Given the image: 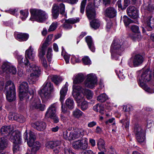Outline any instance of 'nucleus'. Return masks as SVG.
I'll return each instance as SVG.
<instances>
[{"label":"nucleus","instance_id":"a18cd8bd","mask_svg":"<svg viewBox=\"0 0 154 154\" xmlns=\"http://www.w3.org/2000/svg\"><path fill=\"white\" fill-rule=\"evenodd\" d=\"M107 99V97L106 95L103 94L97 97V100L100 102L103 103L106 101Z\"/></svg>","mask_w":154,"mask_h":154},{"label":"nucleus","instance_id":"9b49d317","mask_svg":"<svg viewBox=\"0 0 154 154\" xmlns=\"http://www.w3.org/2000/svg\"><path fill=\"white\" fill-rule=\"evenodd\" d=\"M0 71H2L3 73L8 74H15L17 73L16 69L7 63H5L3 64Z\"/></svg>","mask_w":154,"mask_h":154},{"label":"nucleus","instance_id":"412c9836","mask_svg":"<svg viewBox=\"0 0 154 154\" xmlns=\"http://www.w3.org/2000/svg\"><path fill=\"white\" fill-rule=\"evenodd\" d=\"M25 56L28 57L29 59L32 61L35 60V54L34 51V49L31 46L29 47V48L25 51Z\"/></svg>","mask_w":154,"mask_h":154},{"label":"nucleus","instance_id":"e2e57ef3","mask_svg":"<svg viewBox=\"0 0 154 154\" xmlns=\"http://www.w3.org/2000/svg\"><path fill=\"white\" fill-rule=\"evenodd\" d=\"M59 8L60 9V13L62 15H65V6L62 3L60 5Z\"/></svg>","mask_w":154,"mask_h":154},{"label":"nucleus","instance_id":"c03bdc74","mask_svg":"<svg viewBox=\"0 0 154 154\" xmlns=\"http://www.w3.org/2000/svg\"><path fill=\"white\" fill-rule=\"evenodd\" d=\"M130 36L131 38L134 41H139L141 38V36L140 33H136L131 35Z\"/></svg>","mask_w":154,"mask_h":154},{"label":"nucleus","instance_id":"6e6d98bb","mask_svg":"<svg viewBox=\"0 0 154 154\" xmlns=\"http://www.w3.org/2000/svg\"><path fill=\"white\" fill-rule=\"evenodd\" d=\"M86 0H83L81 2L80 7V12L83 14L85 11Z\"/></svg>","mask_w":154,"mask_h":154},{"label":"nucleus","instance_id":"8fccbe9b","mask_svg":"<svg viewBox=\"0 0 154 154\" xmlns=\"http://www.w3.org/2000/svg\"><path fill=\"white\" fill-rule=\"evenodd\" d=\"M80 140H78L73 142L72 146L73 148L77 150H79Z\"/></svg>","mask_w":154,"mask_h":154},{"label":"nucleus","instance_id":"ea45409f","mask_svg":"<svg viewBox=\"0 0 154 154\" xmlns=\"http://www.w3.org/2000/svg\"><path fill=\"white\" fill-rule=\"evenodd\" d=\"M90 23L91 26L94 29L98 28L100 26V22L97 19L93 20Z\"/></svg>","mask_w":154,"mask_h":154},{"label":"nucleus","instance_id":"393cba45","mask_svg":"<svg viewBox=\"0 0 154 154\" xmlns=\"http://www.w3.org/2000/svg\"><path fill=\"white\" fill-rule=\"evenodd\" d=\"M116 11L112 7L107 8L105 11L106 16L110 18H113L115 17L116 15Z\"/></svg>","mask_w":154,"mask_h":154},{"label":"nucleus","instance_id":"37998d69","mask_svg":"<svg viewBox=\"0 0 154 154\" xmlns=\"http://www.w3.org/2000/svg\"><path fill=\"white\" fill-rule=\"evenodd\" d=\"M83 114V112L78 109H75L72 112V115L73 116L78 118L81 117L82 115Z\"/></svg>","mask_w":154,"mask_h":154},{"label":"nucleus","instance_id":"49530a36","mask_svg":"<svg viewBox=\"0 0 154 154\" xmlns=\"http://www.w3.org/2000/svg\"><path fill=\"white\" fill-rule=\"evenodd\" d=\"M136 138L138 142L140 143L144 141L145 140V136L144 133L136 136Z\"/></svg>","mask_w":154,"mask_h":154},{"label":"nucleus","instance_id":"7ed1b4c3","mask_svg":"<svg viewBox=\"0 0 154 154\" xmlns=\"http://www.w3.org/2000/svg\"><path fill=\"white\" fill-rule=\"evenodd\" d=\"M151 79V72L148 69L144 71L141 75L139 76V80L140 82V87L148 93L152 94L154 93V90L148 87L147 85L143 83V82L149 81Z\"/></svg>","mask_w":154,"mask_h":154},{"label":"nucleus","instance_id":"79ce46f5","mask_svg":"<svg viewBox=\"0 0 154 154\" xmlns=\"http://www.w3.org/2000/svg\"><path fill=\"white\" fill-rule=\"evenodd\" d=\"M83 92L88 99H91L92 98L93 93L91 91L88 89H84Z\"/></svg>","mask_w":154,"mask_h":154},{"label":"nucleus","instance_id":"09e8293b","mask_svg":"<svg viewBox=\"0 0 154 154\" xmlns=\"http://www.w3.org/2000/svg\"><path fill=\"white\" fill-rule=\"evenodd\" d=\"M21 17L22 20H24L28 16V11L27 10H22L20 11Z\"/></svg>","mask_w":154,"mask_h":154},{"label":"nucleus","instance_id":"e433bc0d","mask_svg":"<svg viewBox=\"0 0 154 154\" xmlns=\"http://www.w3.org/2000/svg\"><path fill=\"white\" fill-rule=\"evenodd\" d=\"M8 145L7 140L4 137L0 138V150L4 149Z\"/></svg>","mask_w":154,"mask_h":154},{"label":"nucleus","instance_id":"6e6552de","mask_svg":"<svg viewBox=\"0 0 154 154\" xmlns=\"http://www.w3.org/2000/svg\"><path fill=\"white\" fill-rule=\"evenodd\" d=\"M83 90L81 86H73L72 96L77 104L85 100Z\"/></svg>","mask_w":154,"mask_h":154},{"label":"nucleus","instance_id":"603ef678","mask_svg":"<svg viewBox=\"0 0 154 154\" xmlns=\"http://www.w3.org/2000/svg\"><path fill=\"white\" fill-rule=\"evenodd\" d=\"M52 51V49L51 48H48L46 54V57L48 59V61L49 62H50L51 61V58L52 56L51 53Z\"/></svg>","mask_w":154,"mask_h":154},{"label":"nucleus","instance_id":"58836bf2","mask_svg":"<svg viewBox=\"0 0 154 154\" xmlns=\"http://www.w3.org/2000/svg\"><path fill=\"white\" fill-rule=\"evenodd\" d=\"M13 119L20 123H23L25 120V119L23 116L18 114H16L13 116Z\"/></svg>","mask_w":154,"mask_h":154},{"label":"nucleus","instance_id":"f8f14e48","mask_svg":"<svg viewBox=\"0 0 154 154\" xmlns=\"http://www.w3.org/2000/svg\"><path fill=\"white\" fill-rule=\"evenodd\" d=\"M68 86V84L66 83L60 92V100L62 103L61 106L62 113H65L67 111V108L63 106L62 103L63 101V100L64 99V97L66 94L67 91Z\"/></svg>","mask_w":154,"mask_h":154},{"label":"nucleus","instance_id":"bf43d9fd","mask_svg":"<svg viewBox=\"0 0 154 154\" xmlns=\"http://www.w3.org/2000/svg\"><path fill=\"white\" fill-rule=\"evenodd\" d=\"M133 108L130 105L128 104L126 106H124L123 107V109L125 111L129 112L132 110Z\"/></svg>","mask_w":154,"mask_h":154},{"label":"nucleus","instance_id":"5701e85b","mask_svg":"<svg viewBox=\"0 0 154 154\" xmlns=\"http://www.w3.org/2000/svg\"><path fill=\"white\" fill-rule=\"evenodd\" d=\"M75 139L82 137L84 135V130L81 128H76L72 131Z\"/></svg>","mask_w":154,"mask_h":154},{"label":"nucleus","instance_id":"a211bd4d","mask_svg":"<svg viewBox=\"0 0 154 154\" xmlns=\"http://www.w3.org/2000/svg\"><path fill=\"white\" fill-rule=\"evenodd\" d=\"M128 14L131 17L135 19L138 16V11L135 7L129 6L127 8Z\"/></svg>","mask_w":154,"mask_h":154},{"label":"nucleus","instance_id":"0e129e2a","mask_svg":"<svg viewBox=\"0 0 154 154\" xmlns=\"http://www.w3.org/2000/svg\"><path fill=\"white\" fill-rule=\"evenodd\" d=\"M53 141H49L47 142L45 144L46 147L48 149H53Z\"/></svg>","mask_w":154,"mask_h":154},{"label":"nucleus","instance_id":"4c0bfd02","mask_svg":"<svg viewBox=\"0 0 154 154\" xmlns=\"http://www.w3.org/2000/svg\"><path fill=\"white\" fill-rule=\"evenodd\" d=\"M77 106L82 111H85L88 108V103L85 100L77 104Z\"/></svg>","mask_w":154,"mask_h":154},{"label":"nucleus","instance_id":"bb28decb","mask_svg":"<svg viewBox=\"0 0 154 154\" xmlns=\"http://www.w3.org/2000/svg\"><path fill=\"white\" fill-rule=\"evenodd\" d=\"M73 85H75L76 86H80L78 85L79 83L82 82L84 79V76L83 75L81 74H79L74 78L73 79Z\"/></svg>","mask_w":154,"mask_h":154},{"label":"nucleus","instance_id":"0eeeda50","mask_svg":"<svg viewBox=\"0 0 154 154\" xmlns=\"http://www.w3.org/2000/svg\"><path fill=\"white\" fill-rule=\"evenodd\" d=\"M30 11L31 14L30 20L34 19L38 22H42L48 18L47 13L40 10L32 9L30 10Z\"/></svg>","mask_w":154,"mask_h":154},{"label":"nucleus","instance_id":"9d476101","mask_svg":"<svg viewBox=\"0 0 154 154\" xmlns=\"http://www.w3.org/2000/svg\"><path fill=\"white\" fill-rule=\"evenodd\" d=\"M97 81L96 76L93 74H90L87 76V78L85 82V85L86 87L92 88L97 84Z\"/></svg>","mask_w":154,"mask_h":154},{"label":"nucleus","instance_id":"a878e982","mask_svg":"<svg viewBox=\"0 0 154 154\" xmlns=\"http://www.w3.org/2000/svg\"><path fill=\"white\" fill-rule=\"evenodd\" d=\"M29 37V35L25 33L20 32L16 34V39L20 42L26 41Z\"/></svg>","mask_w":154,"mask_h":154},{"label":"nucleus","instance_id":"473e14b6","mask_svg":"<svg viewBox=\"0 0 154 154\" xmlns=\"http://www.w3.org/2000/svg\"><path fill=\"white\" fill-rule=\"evenodd\" d=\"M93 109L95 111L99 112L101 115H103L105 112L104 107L100 104H96L94 106Z\"/></svg>","mask_w":154,"mask_h":154},{"label":"nucleus","instance_id":"72a5a7b5","mask_svg":"<svg viewBox=\"0 0 154 154\" xmlns=\"http://www.w3.org/2000/svg\"><path fill=\"white\" fill-rule=\"evenodd\" d=\"M88 139L85 138L80 140L79 150H85L88 146Z\"/></svg>","mask_w":154,"mask_h":154},{"label":"nucleus","instance_id":"20e7f679","mask_svg":"<svg viewBox=\"0 0 154 154\" xmlns=\"http://www.w3.org/2000/svg\"><path fill=\"white\" fill-rule=\"evenodd\" d=\"M28 72L32 73L28 77V81L29 83L34 84L38 80L41 74V69L38 66L34 64H29L26 69Z\"/></svg>","mask_w":154,"mask_h":154},{"label":"nucleus","instance_id":"f03ea898","mask_svg":"<svg viewBox=\"0 0 154 154\" xmlns=\"http://www.w3.org/2000/svg\"><path fill=\"white\" fill-rule=\"evenodd\" d=\"M124 47L123 43L121 40L118 39L114 41L110 49L112 58L118 60L124 50Z\"/></svg>","mask_w":154,"mask_h":154},{"label":"nucleus","instance_id":"423d86ee","mask_svg":"<svg viewBox=\"0 0 154 154\" xmlns=\"http://www.w3.org/2000/svg\"><path fill=\"white\" fill-rule=\"evenodd\" d=\"M53 89V86L49 82H45L43 85V88L42 89L40 95L42 101H46L51 97V93Z\"/></svg>","mask_w":154,"mask_h":154},{"label":"nucleus","instance_id":"4d7b16f0","mask_svg":"<svg viewBox=\"0 0 154 154\" xmlns=\"http://www.w3.org/2000/svg\"><path fill=\"white\" fill-rule=\"evenodd\" d=\"M123 21L125 26H128L129 24L132 23L131 20L126 16H124L123 17Z\"/></svg>","mask_w":154,"mask_h":154},{"label":"nucleus","instance_id":"69168bd1","mask_svg":"<svg viewBox=\"0 0 154 154\" xmlns=\"http://www.w3.org/2000/svg\"><path fill=\"white\" fill-rule=\"evenodd\" d=\"M61 144V141L60 140H56L53 141V148L60 146Z\"/></svg>","mask_w":154,"mask_h":154},{"label":"nucleus","instance_id":"864d4df0","mask_svg":"<svg viewBox=\"0 0 154 154\" xmlns=\"http://www.w3.org/2000/svg\"><path fill=\"white\" fill-rule=\"evenodd\" d=\"M13 151L14 152H17L20 150L19 144L20 143H13Z\"/></svg>","mask_w":154,"mask_h":154},{"label":"nucleus","instance_id":"7c9ffc66","mask_svg":"<svg viewBox=\"0 0 154 154\" xmlns=\"http://www.w3.org/2000/svg\"><path fill=\"white\" fill-rule=\"evenodd\" d=\"M48 79L49 80H51L56 85L58 84L62 80L61 77L54 75H49Z\"/></svg>","mask_w":154,"mask_h":154},{"label":"nucleus","instance_id":"c756f323","mask_svg":"<svg viewBox=\"0 0 154 154\" xmlns=\"http://www.w3.org/2000/svg\"><path fill=\"white\" fill-rule=\"evenodd\" d=\"M17 59L19 64L21 66L23 65L27 66L29 63V60L26 57L23 58L22 56L18 55L17 57Z\"/></svg>","mask_w":154,"mask_h":154},{"label":"nucleus","instance_id":"4468645a","mask_svg":"<svg viewBox=\"0 0 154 154\" xmlns=\"http://www.w3.org/2000/svg\"><path fill=\"white\" fill-rule=\"evenodd\" d=\"M79 21L78 18H71L66 20L64 23L62 25L63 27L65 29H70L72 27V24L79 22Z\"/></svg>","mask_w":154,"mask_h":154},{"label":"nucleus","instance_id":"b1692460","mask_svg":"<svg viewBox=\"0 0 154 154\" xmlns=\"http://www.w3.org/2000/svg\"><path fill=\"white\" fill-rule=\"evenodd\" d=\"M47 44L43 43L39 48L38 50V56L39 58L44 57L45 54Z\"/></svg>","mask_w":154,"mask_h":154},{"label":"nucleus","instance_id":"13d9d810","mask_svg":"<svg viewBox=\"0 0 154 154\" xmlns=\"http://www.w3.org/2000/svg\"><path fill=\"white\" fill-rule=\"evenodd\" d=\"M131 31L135 33H140L139 28L137 26L133 25L131 27Z\"/></svg>","mask_w":154,"mask_h":154},{"label":"nucleus","instance_id":"052dcab7","mask_svg":"<svg viewBox=\"0 0 154 154\" xmlns=\"http://www.w3.org/2000/svg\"><path fill=\"white\" fill-rule=\"evenodd\" d=\"M120 122L123 124V125L125 126L126 128H127L129 127V120L128 119L126 120H121Z\"/></svg>","mask_w":154,"mask_h":154},{"label":"nucleus","instance_id":"2f4dec72","mask_svg":"<svg viewBox=\"0 0 154 154\" xmlns=\"http://www.w3.org/2000/svg\"><path fill=\"white\" fill-rule=\"evenodd\" d=\"M98 149L101 151H106L105 142L101 138L99 139L97 141Z\"/></svg>","mask_w":154,"mask_h":154},{"label":"nucleus","instance_id":"680f3d73","mask_svg":"<svg viewBox=\"0 0 154 154\" xmlns=\"http://www.w3.org/2000/svg\"><path fill=\"white\" fill-rule=\"evenodd\" d=\"M71 61L73 63H74L75 62L80 63L81 62V60L79 59L78 57H76L75 55H72Z\"/></svg>","mask_w":154,"mask_h":154},{"label":"nucleus","instance_id":"aec40b11","mask_svg":"<svg viewBox=\"0 0 154 154\" xmlns=\"http://www.w3.org/2000/svg\"><path fill=\"white\" fill-rule=\"evenodd\" d=\"M151 17H149L145 18L144 20V26L148 31H150L151 29L154 28V18L152 20Z\"/></svg>","mask_w":154,"mask_h":154},{"label":"nucleus","instance_id":"de8ad7c7","mask_svg":"<svg viewBox=\"0 0 154 154\" xmlns=\"http://www.w3.org/2000/svg\"><path fill=\"white\" fill-rule=\"evenodd\" d=\"M82 60L83 63L85 65H89L91 64V61L88 56H85L83 57Z\"/></svg>","mask_w":154,"mask_h":154},{"label":"nucleus","instance_id":"dca6fc26","mask_svg":"<svg viewBox=\"0 0 154 154\" xmlns=\"http://www.w3.org/2000/svg\"><path fill=\"white\" fill-rule=\"evenodd\" d=\"M6 98L10 102L14 101L16 98L15 87L13 85L10 89L7 91Z\"/></svg>","mask_w":154,"mask_h":154},{"label":"nucleus","instance_id":"5fc2aeb1","mask_svg":"<svg viewBox=\"0 0 154 154\" xmlns=\"http://www.w3.org/2000/svg\"><path fill=\"white\" fill-rule=\"evenodd\" d=\"M57 23L54 22L52 23L49 27L48 29L49 32L52 31L54 30L57 28Z\"/></svg>","mask_w":154,"mask_h":154},{"label":"nucleus","instance_id":"c85d7f7f","mask_svg":"<svg viewBox=\"0 0 154 154\" xmlns=\"http://www.w3.org/2000/svg\"><path fill=\"white\" fill-rule=\"evenodd\" d=\"M13 130V127L11 126H3L2 127L0 130V133L4 134L8 133L9 135V134L12 132Z\"/></svg>","mask_w":154,"mask_h":154},{"label":"nucleus","instance_id":"a19ab883","mask_svg":"<svg viewBox=\"0 0 154 154\" xmlns=\"http://www.w3.org/2000/svg\"><path fill=\"white\" fill-rule=\"evenodd\" d=\"M134 131L136 136L143 133L142 129L138 125H136L135 126Z\"/></svg>","mask_w":154,"mask_h":154},{"label":"nucleus","instance_id":"774afa93","mask_svg":"<svg viewBox=\"0 0 154 154\" xmlns=\"http://www.w3.org/2000/svg\"><path fill=\"white\" fill-rule=\"evenodd\" d=\"M69 133L67 131H66L63 132V138L68 140H69Z\"/></svg>","mask_w":154,"mask_h":154},{"label":"nucleus","instance_id":"f704fd0d","mask_svg":"<svg viewBox=\"0 0 154 154\" xmlns=\"http://www.w3.org/2000/svg\"><path fill=\"white\" fill-rule=\"evenodd\" d=\"M58 6L56 5H54L52 8V14L53 18L56 19L59 15V12Z\"/></svg>","mask_w":154,"mask_h":154},{"label":"nucleus","instance_id":"3c124183","mask_svg":"<svg viewBox=\"0 0 154 154\" xmlns=\"http://www.w3.org/2000/svg\"><path fill=\"white\" fill-rule=\"evenodd\" d=\"M40 61L42 66L45 69H47L48 66L46 59L45 57L39 58Z\"/></svg>","mask_w":154,"mask_h":154},{"label":"nucleus","instance_id":"338daca9","mask_svg":"<svg viewBox=\"0 0 154 154\" xmlns=\"http://www.w3.org/2000/svg\"><path fill=\"white\" fill-rule=\"evenodd\" d=\"M53 37L52 35H48L47 37L46 40L44 43H46L47 44V46L49 45L48 42L51 41Z\"/></svg>","mask_w":154,"mask_h":154},{"label":"nucleus","instance_id":"ddd939ff","mask_svg":"<svg viewBox=\"0 0 154 154\" xmlns=\"http://www.w3.org/2000/svg\"><path fill=\"white\" fill-rule=\"evenodd\" d=\"M10 140L13 143H20L21 134L18 131H12L9 134Z\"/></svg>","mask_w":154,"mask_h":154},{"label":"nucleus","instance_id":"c9c22d12","mask_svg":"<svg viewBox=\"0 0 154 154\" xmlns=\"http://www.w3.org/2000/svg\"><path fill=\"white\" fill-rule=\"evenodd\" d=\"M66 106L67 108L70 109H72L74 107V102L72 99L68 98L65 102Z\"/></svg>","mask_w":154,"mask_h":154},{"label":"nucleus","instance_id":"4be33fe9","mask_svg":"<svg viewBox=\"0 0 154 154\" xmlns=\"http://www.w3.org/2000/svg\"><path fill=\"white\" fill-rule=\"evenodd\" d=\"M32 126L39 131H42L46 127V125L45 122H37L32 124Z\"/></svg>","mask_w":154,"mask_h":154},{"label":"nucleus","instance_id":"2eb2a0df","mask_svg":"<svg viewBox=\"0 0 154 154\" xmlns=\"http://www.w3.org/2000/svg\"><path fill=\"white\" fill-rule=\"evenodd\" d=\"M144 60L143 57L141 55L137 54L135 55L133 59V65L130 63H128L129 65L131 67L133 65L134 67H137L141 64Z\"/></svg>","mask_w":154,"mask_h":154},{"label":"nucleus","instance_id":"6ab92c4d","mask_svg":"<svg viewBox=\"0 0 154 154\" xmlns=\"http://www.w3.org/2000/svg\"><path fill=\"white\" fill-rule=\"evenodd\" d=\"M86 12L87 17L89 20L95 18V11L94 9L91 7V5H89L87 6Z\"/></svg>","mask_w":154,"mask_h":154},{"label":"nucleus","instance_id":"39448f33","mask_svg":"<svg viewBox=\"0 0 154 154\" xmlns=\"http://www.w3.org/2000/svg\"><path fill=\"white\" fill-rule=\"evenodd\" d=\"M28 83L25 82H23L20 85V91L19 97L20 100H22L23 98L29 99V95L30 96L34 95V90L32 88L28 89Z\"/></svg>","mask_w":154,"mask_h":154},{"label":"nucleus","instance_id":"1a4fd4ad","mask_svg":"<svg viewBox=\"0 0 154 154\" xmlns=\"http://www.w3.org/2000/svg\"><path fill=\"white\" fill-rule=\"evenodd\" d=\"M33 95L31 97L30 102V108L31 110L34 109H39L41 111H43L45 108V105L41 104L40 100L37 98L34 99L33 98Z\"/></svg>","mask_w":154,"mask_h":154},{"label":"nucleus","instance_id":"f3484780","mask_svg":"<svg viewBox=\"0 0 154 154\" xmlns=\"http://www.w3.org/2000/svg\"><path fill=\"white\" fill-rule=\"evenodd\" d=\"M57 109V104L56 103L52 104L48 107L45 114L46 117L49 118L53 117L56 114V111Z\"/></svg>","mask_w":154,"mask_h":154},{"label":"nucleus","instance_id":"f257e3e1","mask_svg":"<svg viewBox=\"0 0 154 154\" xmlns=\"http://www.w3.org/2000/svg\"><path fill=\"white\" fill-rule=\"evenodd\" d=\"M28 134L27 131L24 134V138L27 140L28 145L29 147H32L31 151H27L26 154H35L36 152L41 147V144L39 142L35 140L36 137L34 133L29 131Z\"/></svg>","mask_w":154,"mask_h":154},{"label":"nucleus","instance_id":"cd10ccee","mask_svg":"<svg viewBox=\"0 0 154 154\" xmlns=\"http://www.w3.org/2000/svg\"><path fill=\"white\" fill-rule=\"evenodd\" d=\"M85 40L89 49L92 51L94 52L95 48L91 37L90 36H88L86 37Z\"/></svg>","mask_w":154,"mask_h":154}]
</instances>
